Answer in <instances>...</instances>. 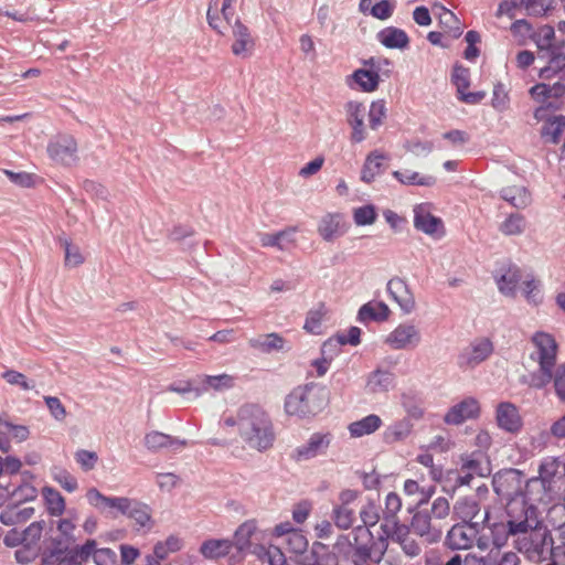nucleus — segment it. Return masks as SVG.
<instances>
[{"instance_id": "f257e3e1", "label": "nucleus", "mask_w": 565, "mask_h": 565, "mask_svg": "<svg viewBox=\"0 0 565 565\" xmlns=\"http://www.w3.org/2000/svg\"><path fill=\"white\" fill-rule=\"evenodd\" d=\"M564 492L565 462L559 457L543 458L537 468V476L526 479L527 499L550 505L561 501Z\"/></svg>"}, {"instance_id": "f03ea898", "label": "nucleus", "mask_w": 565, "mask_h": 565, "mask_svg": "<svg viewBox=\"0 0 565 565\" xmlns=\"http://www.w3.org/2000/svg\"><path fill=\"white\" fill-rule=\"evenodd\" d=\"M237 427L241 438L252 449L263 452L274 444L275 434L271 420L258 405L246 404L239 407Z\"/></svg>"}, {"instance_id": "7ed1b4c3", "label": "nucleus", "mask_w": 565, "mask_h": 565, "mask_svg": "<svg viewBox=\"0 0 565 565\" xmlns=\"http://www.w3.org/2000/svg\"><path fill=\"white\" fill-rule=\"evenodd\" d=\"M373 533L365 526H355L351 532L338 536L334 551L352 565H379L383 555L372 548Z\"/></svg>"}, {"instance_id": "20e7f679", "label": "nucleus", "mask_w": 565, "mask_h": 565, "mask_svg": "<svg viewBox=\"0 0 565 565\" xmlns=\"http://www.w3.org/2000/svg\"><path fill=\"white\" fill-rule=\"evenodd\" d=\"M328 405V392L324 387L309 383L298 386L286 397L285 409L288 415L308 418L321 413Z\"/></svg>"}, {"instance_id": "39448f33", "label": "nucleus", "mask_w": 565, "mask_h": 565, "mask_svg": "<svg viewBox=\"0 0 565 565\" xmlns=\"http://www.w3.org/2000/svg\"><path fill=\"white\" fill-rule=\"evenodd\" d=\"M537 504L540 501H532L527 498H513L505 503V516L509 530L516 539L526 535L530 531L542 524L539 516Z\"/></svg>"}, {"instance_id": "423d86ee", "label": "nucleus", "mask_w": 565, "mask_h": 565, "mask_svg": "<svg viewBox=\"0 0 565 565\" xmlns=\"http://www.w3.org/2000/svg\"><path fill=\"white\" fill-rule=\"evenodd\" d=\"M515 548L533 563H542L554 554V539L543 524L514 540Z\"/></svg>"}, {"instance_id": "0eeeda50", "label": "nucleus", "mask_w": 565, "mask_h": 565, "mask_svg": "<svg viewBox=\"0 0 565 565\" xmlns=\"http://www.w3.org/2000/svg\"><path fill=\"white\" fill-rule=\"evenodd\" d=\"M492 487L494 492L507 502L518 497L527 498L525 475L516 468L501 469L495 472Z\"/></svg>"}, {"instance_id": "6e6552de", "label": "nucleus", "mask_w": 565, "mask_h": 565, "mask_svg": "<svg viewBox=\"0 0 565 565\" xmlns=\"http://www.w3.org/2000/svg\"><path fill=\"white\" fill-rule=\"evenodd\" d=\"M481 531V523L461 522L451 526L446 535V545L452 550L470 548Z\"/></svg>"}, {"instance_id": "1a4fd4ad", "label": "nucleus", "mask_w": 565, "mask_h": 565, "mask_svg": "<svg viewBox=\"0 0 565 565\" xmlns=\"http://www.w3.org/2000/svg\"><path fill=\"white\" fill-rule=\"evenodd\" d=\"M493 352V344L488 338L472 341L457 358V365L462 370L475 369Z\"/></svg>"}, {"instance_id": "9d476101", "label": "nucleus", "mask_w": 565, "mask_h": 565, "mask_svg": "<svg viewBox=\"0 0 565 565\" xmlns=\"http://www.w3.org/2000/svg\"><path fill=\"white\" fill-rule=\"evenodd\" d=\"M532 343L537 349V356L531 354V359L537 364L556 366L558 344L555 338L544 331H536L532 338Z\"/></svg>"}, {"instance_id": "9b49d317", "label": "nucleus", "mask_w": 565, "mask_h": 565, "mask_svg": "<svg viewBox=\"0 0 565 565\" xmlns=\"http://www.w3.org/2000/svg\"><path fill=\"white\" fill-rule=\"evenodd\" d=\"M479 523H481V529L487 527L489 530L490 540L493 547L497 550V554H499V550L508 543L509 537L516 539L515 534L509 530L507 520L494 518L489 509H486Z\"/></svg>"}, {"instance_id": "f8f14e48", "label": "nucleus", "mask_w": 565, "mask_h": 565, "mask_svg": "<svg viewBox=\"0 0 565 565\" xmlns=\"http://www.w3.org/2000/svg\"><path fill=\"white\" fill-rule=\"evenodd\" d=\"M422 341L419 330L411 323L398 324L385 339V343L393 350L416 348Z\"/></svg>"}, {"instance_id": "ddd939ff", "label": "nucleus", "mask_w": 565, "mask_h": 565, "mask_svg": "<svg viewBox=\"0 0 565 565\" xmlns=\"http://www.w3.org/2000/svg\"><path fill=\"white\" fill-rule=\"evenodd\" d=\"M76 141L70 135H60L47 146L51 159L65 166H71L76 160Z\"/></svg>"}, {"instance_id": "4468645a", "label": "nucleus", "mask_w": 565, "mask_h": 565, "mask_svg": "<svg viewBox=\"0 0 565 565\" xmlns=\"http://www.w3.org/2000/svg\"><path fill=\"white\" fill-rule=\"evenodd\" d=\"M347 122L352 132L350 139L353 143H360L366 139L364 125L365 106L356 100H350L344 105Z\"/></svg>"}, {"instance_id": "2eb2a0df", "label": "nucleus", "mask_w": 565, "mask_h": 565, "mask_svg": "<svg viewBox=\"0 0 565 565\" xmlns=\"http://www.w3.org/2000/svg\"><path fill=\"white\" fill-rule=\"evenodd\" d=\"M414 227L427 235L441 237L445 233L440 217L433 215L427 206L418 204L414 207Z\"/></svg>"}, {"instance_id": "dca6fc26", "label": "nucleus", "mask_w": 565, "mask_h": 565, "mask_svg": "<svg viewBox=\"0 0 565 565\" xmlns=\"http://www.w3.org/2000/svg\"><path fill=\"white\" fill-rule=\"evenodd\" d=\"M188 444L186 439H180L157 430L150 431L145 436V446L152 452L161 450L178 452L186 447Z\"/></svg>"}, {"instance_id": "f3484780", "label": "nucleus", "mask_w": 565, "mask_h": 565, "mask_svg": "<svg viewBox=\"0 0 565 565\" xmlns=\"http://www.w3.org/2000/svg\"><path fill=\"white\" fill-rule=\"evenodd\" d=\"M495 419L499 428L510 434L519 433L523 426L518 407L510 402H502L497 406Z\"/></svg>"}, {"instance_id": "a211bd4d", "label": "nucleus", "mask_w": 565, "mask_h": 565, "mask_svg": "<svg viewBox=\"0 0 565 565\" xmlns=\"http://www.w3.org/2000/svg\"><path fill=\"white\" fill-rule=\"evenodd\" d=\"M480 414V406L476 398L467 397L454 405L445 415L444 420L449 425H460L468 419H475Z\"/></svg>"}, {"instance_id": "6ab92c4d", "label": "nucleus", "mask_w": 565, "mask_h": 565, "mask_svg": "<svg viewBox=\"0 0 565 565\" xmlns=\"http://www.w3.org/2000/svg\"><path fill=\"white\" fill-rule=\"evenodd\" d=\"M386 290L404 313H411L415 309V298L403 279L397 277L390 279Z\"/></svg>"}, {"instance_id": "aec40b11", "label": "nucleus", "mask_w": 565, "mask_h": 565, "mask_svg": "<svg viewBox=\"0 0 565 565\" xmlns=\"http://www.w3.org/2000/svg\"><path fill=\"white\" fill-rule=\"evenodd\" d=\"M331 443L330 434L315 433L309 440L295 449L294 458L298 461L309 460L323 454Z\"/></svg>"}, {"instance_id": "412c9836", "label": "nucleus", "mask_w": 565, "mask_h": 565, "mask_svg": "<svg viewBox=\"0 0 565 565\" xmlns=\"http://www.w3.org/2000/svg\"><path fill=\"white\" fill-rule=\"evenodd\" d=\"M412 531L423 537L427 543H437L440 541L443 532L439 527L431 524V518L428 512L417 511L411 521Z\"/></svg>"}, {"instance_id": "4be33fe9", "label": "nucleus", "mask_w": 565, "mask_h": 565, "mask_svg": "<svg viewBox=\"0 0 565 565\" xmlns=\"http://www.w3.org/2000/svg\"><path fill=\"white\" fill-rule=\"evenodd\" d=\"M539 60H546L547 65L541 67L539 76L542 79H552L556 75H565V54L559 53L557 49L546 50L545 53L537 55Z\"/></svg>"}, {"instance_id": "5701e85b", "label": "nucleus", "mask_w": 565, "mask_h": 565, "mask_svg": "<svg viewBox=\"0 0 565 565\" xmlns=\"http://www.w3.org/2000/svg\"><path fill=\"white\" fill-rule=\"evenodd\" d=\"M365 65L371 66L370 70L359 68L355 70L351 78L358 84L360 89L365 93H371L376 90L380 83L379 67H376L375 60L371 57L370 60L364 62Z\"/></svg>"}, {"instance_id": "b1692460", "label": "nucleus", "mask_w": 565, "mask_h": 565, "mask_svg": "<svg viewBox=\"0 0 565 565\" xmlns=\"http://www.w3.org/2000/svg\"><path fill=\"white\" fill-rule=\"evenodd\" d=\"M339 554L320 542H315L310 552L300 561V565H339Z\"/></svg>"}, {"instance_id": "393cba45", "label": "nucleus", "mask_w": 565, "mask_h": 565, "mask_svg": "<svg viewBox=\"0 0 565 565\" xmlns=\"http://www.w3.org/2000/svg\"><path fill=\"white\" fill-rule=\"evenodd\" d=\"M297 227L290 226L277 233H262L259 235L260 245L263 247H276L279 250H287L295 244V234Z\"/></svg>"}, {"instance_id": "a878e982", "label": "nucleus", "mask_w": 565, "mask_h": 565, "mask_svg": "<svg viewBox=\"0 0 565 565\" xmlns=\"http://www.w3.org/2000/svg\"><path fill=\"white\" fill-rule=\"evenodd\" d=\"M234 43L232 44V52L236 56L246 57L248 52L254 46V41L250 36L249 30L244 25L239 19L235 20L232 28Z\"/></svg>"}, {"instance_id": "bb28decb", "label": "nucleus", "mask_w": 565, "mask_h": 565, "mask_svg": "<svg viewBox=\"0 0 565 565\" xmlns=\"http://www.w3.org/2000/svg\"><path fill=\"white\" fill-rule=\"evenodd\" d=\"M259 536L260 533L257 531L256 522L249 520L238 526L232 543L239 553H244L246 550L250 548L254 541H259Z\"/></svg>"}, {"instance_id": "cd10ccee", "label": "nucleus", "mask_w": 565, "mask_h": 565, "mask_svg": "<svg viewBox=\"0 0 565 565\" xmlns=\"http://www.w3.org/2000/svg\"><path fill=\"white\" fill-rule=\"evenodd\" d=\"M391 310L383 301H369L361 306L358 312V321L366 323L369 321L383 322L390 317Z\"/></svg>"}, {"instance_id": "c85d7f7f", "label": "nucleus", "mask_w": 565, "mask_h": 565, "mask_svg": "<svg viewBox=\"0 0 565 565\" xmlns=\"http://www.w3.org/2000/svg\"><path fill=\"white\" fill-rule=\"evenodd\" d=\"M18 508L19 504L14 502L7 504V507L0 512V522L7 526L18 525L25 523L34 514V508Z\"/></svg>"}, {"instance_id": "c756f323", "label": "nucleus", "mask_w": 565, "mask_h": 565, "mask_svg": "<svg viewBox=\"0 0 565 565\" xmlns=\"http://www.w3.org/2000/svg\"><path fill=\"white\" fill-rule=\"evenodd\" d=\"M379 42L387 49L403 50L408 46L409 38L407 33L398 28L388 26L377 34Z\"/></svg>"}, {"instance_id": "7c9ffc66", "label": "nucleus", "mask_w": 565, "mask_h": 565, "mask_svg": "<svg viewBox=\"0 0 565 565\" xmlns=\"http://www.w3.org/2000/svg\"><path fill=\"white\" fill-rule=\"evenodd\" d=\"M386 157L379 152L372 151L367 154L361 171V180L371 183L374 179L385 171L384 160Z\"/></svg>"}, {"instance_id": "2f4dec72", "label": "nucleus", "mask_w": 565, "mask_h": 565, "mask_svg": "<svg viewBox=\"0 0 565 565\" xmlns=\"http://www.w3.org/2000/svg\"><path fill=\"white\" fill-rule=\"evenodd\" d=\"M500 198L510 203L515 209H525L532 202L530 191L522 185H511L502 188Z\"/></svg>"}, {"instance_id": "473e14b6", "label": "nucleus", "mask_w": 565, "mask_h": 565, "mask_svg": "<svg viewBox=\"0 0 565 565\" xmlns=\"http://www.w3.org/2000/svg\"><path fill=\"white\" fill-rule=\"evenodd\" d=\"M339 214L324 215L319 225L318 233L326 242H332L344 234Z\"/></svg>"}, {"instance_id": "72a5a7b5", "label": "nucleus", "mask_w": 565, "mask_h": 565, "mask_svg": "<svg viewBox=\"0 0 565 565\" xmlns=\"http://www.w3.org/2000/svg\"><path fill=\"white\" fill-rule=\"evenodd\" d=\"M382 426V419L379 415L370 414L359 420L351 423L348 427L350 436L354 438L373 434Z\"/></svg>"}, {"instance_id": "f704fd0d", "label": "nucleus", "mask_w": 565, "mask_h": 565, "mask_svg": "<svg viewBox=\"0 0 565 565\" xmlns=\"http://www.w3.org/2000/svg\"><path fill=\"white\" fill-rule=\"evenodd\" d=\"M79 565L87 562L89 557H94L96 565H105L100 559L102 555H106V548H96L95 540H87L83 545H76L71 548Z\"/></svg>"}, {"instance_id": "c9c22d12", "label": "nucleus", "mask_w": 565, "mask_h": 565, "mask_svg": "<svg viewBox=\"0 0 565 565\" xmlns=\"http://www.w3.org/2000/svg\"><path fill=\"white\" fill-rule=\"evenodd\" d=\"M520 279V268L516 265L510 264L507 270L499 277H497V285L502 294H504L505 296H513L515 294Z\"/></svg>"}, {"instance_id": "e433bc0d", "label": "nucleus", "mask_w": 565, "mask_h": 565, "mask_svg": "<svg viewBox=\"0 0 565 565\" xmlns=\"http://www.w3.org/2000/svg\"><path fill=\"white\" fill-rule=\"evenodd\" d=\"M233 543L230 540H206L200 547L201 554L209 559H216L230 554Z\"/></svg>"}, {"instance_id": "4c0bfd02", "label": "nucleus", "mask_w": 565, "mask_h": 565, "mask_svg": "<svg viewBox=\"0 0 565 565\" xmlns=\"http://www.w3.org/2000/svg\"><path fill=\"white\" fill-rule=\"evenodd\" d=\"M394 380L395 375L392 372L377 369L369 375L366 387L371 393L387 392Z\"/></svg>"}, {"instance_id": "58836bf2", "label": "nucleus", "mask_w": 565, "mask_h": 565, "mask_svg": "<svg viewBox=\"0 0 565 565\" xmlns=\"http://www.w3.org/2000/svg\"><path fill=\"white\" fill-rule=\"evenodd\" d=\"M413 430V423L408 418H403L390 425L384 434L383 439L386 444H395L405 440Z\"/></svg>"}, {"instance_id": "ea45409f", "label": "nucleus", "mask_w": 565, "mask_h": 565, "mask_svg": "<svg viewBox=\"0 0 565 565\" xmlns=\"http://www.w3.org/2000/svg\"><path fill=\"white\" fill-rule=\"evenodd\" d=\"M454 512L462 522H475L473 519L480 512V504L473 497H463L455 503Z\"/></svg>"}, {"instance_id": "a19ab883", "label": "nucleus", "mask_w": 565, "mask_h": 565, "mask_svg": "<svg viewBox=\"0 0 565 565\" xmlns=\"http://www.w3.org/2000/svg\"><path fill=\"white\" fill-rule=\"evenodd\" d=\"M393 177L405 185L433 186L436 183L435 177L422 175L412 170L394 171Z\"/></svg>"}, {"instance_id": "79ce46f5", "label": "nucleus", "mask_w": 565, "mask_h": 565, "mask_svg": "<svg viewBox=\"0 0 565 565\" xmlns=\"http://www.w3.org/2000/svg\"><path fill=\"white\" fill-rule=\"evenodd\" d=\"M481 454L472 452L460 457L461 471L472 472L475 476L484 477L490 472L489 465L480 460Z\"/></svg>"}, {"instance_id": "37998d69", "label": "nucleus", "mask_w": 565, "mask_h": 565, "mask_svg": "<svg viewBox=\"0 0 565 565\" xmlns=\"http://www.w3.org/2000/svg\"><path fill=\"white\" fill-rule=\"evenodd\" d=\"M284 344L285 339L277 333H269L250 340V345L264 353L282 350Z\"/></svg>"}, {"instance_id": "c03bdc74", "label": "nucleus", "mask_w": 565, "mask_h": 565, "mask_svg": "<svg viewBox=\"0 0 565 565\" xmlns=\"http://www.w3.org/2000/svg\"><path fill=\"white\" fill-rule=\"evenodd\" d=\"M331 518L339 529L348 530L353 525L356 514L352 507L334 504Z\"/></svg>"}, {"instance_id": "a18cd8bd", "label": "nucleus", "mask_w": 565, "mask_h": 565, "mask_svg": "<svg viewBox=\"0 0 565 565\" xmlns=\"http://www.w3.org/2000/svg\"><path fill=\"white\" fill-rule=\"evenodd\" d=\"M42 493L49 513L53 516L61 515L65 510V501L62 494L51 487H44Z\"/></svg>"}, {"instance_id": "49530a36", "label": "nucleus", "mask_w": 565, "mask_h": 565, "mask_svg": "<svg viewBox=\"0 0 565 565\" xmlns=\"http://www.w3.org/2000/svg\"><path fill=\"white\" fill-rule=\"evenodd\" d=\"M58 243L65 253V266L77 267L84 262V257L77 245H74L65 235L58 236Z\"/></svg>"}, {"instance_id": "de8ad7c7", "label": "nucleus", "mask_w": 565, "mask_h": 565, "mask_svg": "<svg viewBox=\"0 0 565 565\" xmlns=\"http://www.w3.org/2000/svg\"><path fill=\"white\" fill-rule=\"evenodd\" d=\"M554 367L555 366L553 365L539 364V369L529 375L530 387L535 390L546 388V386L552 382Z\"/></svg>"}, {"instance_id": "09e8293b", "label": "nucleus", "mask_w": 565, "mask_h": 565, "mask_svg": "<svg viewBox=\"0 0 565 565\" xmlns=\"http://www.w3.org/2000/svg\"><path fill=\"white\" fill-rule=\"evenodd\" d=\"M360 337L361 329L358 327H351L348 330V333H338L335 339H329L326 341L321 348V352L322 354H326L328 349L331 348L334 342L339 345L351 344L355 347L361 342Z\"/></svg>"}, {"instance_id": "8fccbe9b", "label": "nucleus", "mask_w": 565, "mask_h": 565, "mask_svg": "<svg viewBox=\"0 0 565 565\" xmlns=\"http://www.w3.org/2000/svg\"><path fill=\"white\" fill-rule=\"evenodd\" d=\"M287 545L289 551L296 555V562L298 564H300V561L310 552V548H308V540L299 530L290 533V536L287 537Z\"/></svg>"}, {"instance_id": "3c124183", "label": "nucleus", "mask_w": 565, "mask_h": 565, "mask_svg": "<svg viewBox=\"0 0 565 565\" xmlns=\"http://www.w3.org/2000/svg\"><path fill=\"white\" fill-rule=\"evenodd\" d=\"M565 128V117L559 115L548 119L542 127V136L548 137L554 145L559 142V137Z\"/></svg>"}, {"instance_id": "603ef678", "label": "nucleus", "mask_w": 565, "mask_h": 565, "mask_svg": "<svg viewBox=\"0 0 565 565\" xmlns=\"http://www.w3.org/2000/svg\"><path fill=\"white\" fill-rule=\"evenodd\" d=\"M10 494L12 495V499L15 500L14 503L20 505L24 502L33 501L36 499L38 490L31 482L21 481L13 489H11Z\"/></svg>"}, {"instance_id": "864d4df0", "label": "nucleus", "mask_w": 565, "mask_h": 565, "mask_svg": "<svg viewBox=\"0 0 565 565\" xmlns=\"http://www.w3.org/2000/svg\"><path fill=\"white\" fill-rule=\"evenodd\" d=\"M392 522L383 521L376 534V539L372 540V548L381 555H385L388 548V541L392 540Z\"/></svg>"}, {"instance_id": "5fc2aeb1", "label": "nucleus", "mask_w": 565, "mask_h": 565, "mask_svg": "<svg viewBox=\"0 0 565 565\" xmlns=\"http://www.w3.org/2000/svg\"><path fill=\"white\" fill-rule=\"evenodd\" d=\"M72 547L67 545V543L62 537H53L51 541V546L45 548L41 553V565H50L51 559L61 554H65Z\"/></svg>"}, {"instance_id": "6e6d98bb", "label": "nucleus", "mask_w": 565, "mask_h": 565, "mask_svg": "<svg viewBox=\"0 0 565 565\" xmlns=\"http://www.w3.org/2000/svg\"><path fill=\"white\" fill-rule=\"evenodd\" d=\"M326 315L324 305L320 303L318 309L310 310L307 313L303 329L312 334L322 332V318Z\"/></svg>"}, {"instance_id": "4d7b16f0", "label": "nucleus", "mask_w": 565, "mask_h": 565, "mask_svg": "<svg viewBox=\"0 0 565 565\" xmlns=\"http://www.w3.org/2000/svg\"><path fill=\"white\" fill-rule=\"evenodd\" d=\"M402 509V500L395 492H390L385 498V507L382 514V520L393 522L399 520L397 513Z\"/></svg>"}, {"instance_id": "13d9d810", "label": "nucleus", "mask_w": 565, "mask_h": 565, "mask_svg": "<svg viewBox=\"0 0 565 565\" xmlns=\"http://www.w3.org/2000/svg\"><path fill=\"white\" fill-rule=\"evenodd\" d=\"M360 518L363 522L361 526H365L371 531V527L375 526L381 519L380 508L373 500H370L360 510Z\"/></svg>"}, {"instance_id": "bf43d9fd", "label": "nucleus", "mask_w": 565, "mask_h": 565, "mask_svg": "<svg viewBox=\"0 0 565 565\" xmlns=\"http://www.w3.org/2000/svg\"><path fill=\"white\" fill-rule=\"evenodd\" d=\"M387 109L383 99L372 102L369 110V124L370 128L377 130L386 118Z\"/></svg>"}, {"instance_id": "052dcab7", "label": "nucleus", "mask_w": 565, "mask_h": 565, "mask_svg": "<svg viewBox=\"0 0 565 565\" xmlns=\"http://www.w3.org/2000/svg\"><path fill=\"white\" fill-rule=\"evenodd\" d=\"M128 518L135 520V522L141 527H150L151 525V511L150 508L139 501H135Z\"/></svg>"}, {"instance_id": "680f3d73", "label": "nucleus", "mask_w": 565, "mask_h": 565, "mask_svg": "<svg viewBox=\"0 0 565 565\" xmlns=\"http://www.w3.org/2000/svg\"><path fill=\"white\" fill-rule=\"evenodd\" d=\"M451 82L457 88V94L467 90L470 86V71L463 65L456 63L452 68Z\"/></svg>"}, {"instance_id": "e2e57ef3", "label": "nucleus", "mask_w": 565, "mask_h": 565, "mask_svg": "<svg viewBox=\"0 0 565 565\" xmlns=\"http://www.w3.org/2000/svg\"><path fill=\"white\" fill-rule=\"evenodd\" d=\"M376 217L377 213L375 206L372 204L356 207L353 211L354 223L359 226L371 225L376 221Z\"/></svg>"}, {"instance_id": "0e129e2a", "label": "nucleus", "mask_w": 565, "mask_h": 565, "mask_svg": "<svg viewBox=\"0 0 565 565\" xmlns=\"http://www.w3.org/2000/svg\"><path fill=\"white\" fill-rule=\"evenodd\" d=\"M525 221L519 213H512L501 224L500 230L505 235H519L524 231Z\"/></svg>"}, {"instance_id": "69168bd1", "label": "nucleus", "mask_w": 565, "mask_h": 565, "mask_svg": "<svg viewBox=\"0 0 565 565\" xmlns=\"http://www.w3.org/2000/svg\"><path fill=\"white\" fill-rule=\"evenodd\" d=\"M136 500L126 497H109L108 495V513L115 512L128 516Z\"/></svg>"}, {"instance_id": "338daca9", "label": "nucleus", "mask_w": 565, "mask_h": 565, "mask_svg": "<svg viewBox=\"0 0 565 565\" xmlns=\"http://www.w3.org/2000/svg\"><path fill=\"white\" fill-rule=\"evenodd\" d=\"M510 103L509 93L502 83H497L493 87L491 105L498 111L508 109Z\"/></svg>"}, {"instance_id": "774afa93", "label": "nucleus", "mask_w": 565, "mask_h": 565, "mask_svg": "<svg viewBox=\"0 0 565 565\" xmlns=\"http://www.w3.org/2000/svg\"><path fill=\"white\" fill-rule=\"evenodd\" d=\"M552 382L558 401L565 403V363L554 367Z\"/></svg>"}]
</instances>
